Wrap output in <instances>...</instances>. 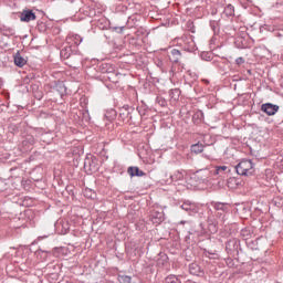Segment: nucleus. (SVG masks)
Here are the masks:
<instances>
[{
  "label": "nucleus",
  "mask_w": 283,
  "mask_h": 283,
  "mask_svg": "<svg viewBox=\"0 0 283 283\" xmlns=\"http://www.w3.org/2000/svg\"><path fill=\"white\" fill-rule=\"evenodd\" d=\"M238 176H253L255 174V166L253 165V161L249 159L241 160L235 167H234Z\"/></svg>",
  "instance_id": "1"
},
{
  "label": "nucleus",
  "mask_w": 283,
  "mask_h": 283,
  "mask_svg": "<svg viewBox=\"0 0 283 283\" xmlns=\"http://www.w3.org/2000/svg\"><path fill=\"white\" fill-rule=\"evenodd\" d=\"M261 112H264L268 116H275V114L280 112V106L272 103H265L261 105Z\"/></svg>",
  "instance_id": "2"
},
{
  "label": "nucleus",
  "mask_w": 283,
  "mask_h": 283,
  "mask_svg": "<svg viewBox=\"0 0 283 283\" xmlns=\"http://www.w3.org/2000/svg\"><path fill=\"white\" fill-rule=\"evenodd\" d=\"M35 20H36V14L32 12V10H24L20 15V21L24 23H30V21H35Z\"/></svg>",
  "instance_id": "3"
},
{
  "label": "nucleus",
  "mask_w": 283,
  "mask_h": 283,
  "mask_svg": "<svg viewBox=\"0 0 283 283\" xmlns=\"http://www.w3.org/2000/svg\"><path fill=\"white\" fill-rule=\"evenodd\" d=\"M150 218L155 224H160V222H163V220H165V212H163L160 210H153Z\"/></svg>",
  "instance_id": "4"
},
{
  "label": "nucleus",
  "mask_w": 283,
  "mask_h": 283,
  "mask_svg": "<svg viewBox=\"0 0 283 283\" xmlns=\"http://www.w3.org/2000/svg\"><path fill=\"white\" fill-rule=\"evenodd\" d=\"M231 174V168L229 166H217L214 170L216 176H220L221 178H226Z\"/></svg>",
  "instance_id": "5"
},
{
  "label": "nucleus",
  "mask_w": 283,
  "mask_h": 283,
  "mask_svg": "<svg viewBox=\"0 0 283 283\" xmlns=\"http://www.w3.org/2000/svg\"><path fill=\"white\" fill-rule=\"evenodd\" d=\"M185 176H187V172L177 170L174 175L170 176V179L172 182L182 185V182H185Z\"/></svg>",
  "instance_id": "6"
},
{
  "label": "nucleus",
  "mask_w": 283,
  "mask_h": 283,
  "mask_svg": "<svg viewBox=\"0 0 283 283\" xmlns=\"http://www.w3.org/2000/svg\"><path fill=\"white\" fill-rule=\"evenodd\" d=\"M180 59H182L180 50L171 49L169 53V60L171 61V63H178Z\"/></svg>",
  "instance_id": "7"
},
{
  "label": "nucleus",
  "mask_w": 283,
  "mask_h": 283,
  "mask_svg": "<svg viewBox=\"0 0 283 283\" xmlns=\"http://www.w3.org/2000/svg\"><path fill=\"white\" fill-rule=\"evenodd\" d=\"M127 171L130 178H134V176H137V178H143V176H145V172L139 170L138 167H129Z\"/></svg>",
  "instance_id": "8"
},
{
  "label": "nucleus",
  "mask_w": 283,
  "mask_h": 283,
  "mask_svg": "<svg viewBox=\"0 0 283 283\" xmlns=\"http://www.w3.org/2000/svg\"><path fill=\"white\" fill-rule=\"evenodd\" d=\"M28 63V60H25L23 56H21V53H15L14 55V64L17 67H23Z\"/></svg>",
  "instance_id": "9"
},
{
  "label": "nucleus",
  "mask_w": 283,
  "mask_h": 283,
  "mask_svg": "<svg viewBox=\"0 0 283 283\" xmlns=\"http://www.w3.org/2000/svg\"><path fill=\"white\" fill-rule=\"evenodd\" d=\"M223 14H226V17H233L235 14V8L233 4H228L223 10Z\"/></svg>",
  "instance_id": "10"
},
{
  "label": "nucleus",
  "mask_w": 283,
  "mask_h": 283,
  "mask_svg": "<svg viewBox=\"0 0 283 283\" xmlns=\"http://www.w3.org/2000/svg\"><path fill=\"white\" fill-rule=\"evenodd\" d=\"M3 36H14V28L11 27H3L1 30Z\"/></svg>",
  "instance_id": "11"
},
{
  "label": "nucleus",
  "mask_w": 283,
  "mask_h": 283,
  "mask_svg": "<svg viewBox=\"0 0 283 283\" xmlns=\"http://www.w3.org/2000/svg\"><path fill=\"white\" fill-rule=\"evenodd\" d=\"M181 209H182L184 211L191 212V211H193V210L196 209V206H195L193 203L189 202V201H186V202H184V203L181 205Z\"/></svg>",
  "instance_id": "12"
},
{
  "label": "nucleus",
  "mask_w": 283,
  "mask_h": 283,
  "mask_svg": "<svg viewBox=\"0 0 283 283\" xmlns=\"http://www.w3.org/2000/svg\"><path fill=\"white\" fill-rule=\"evenodd\" d=\"M189 271H190L191 275H200V266L197 263L190 264Z\"/></svg>",
  "instance_id": "13"
},
{
  "label": "nucleus",
  "mask_w": 283,
  "mask_h": 283,
  "mask_svg": "<svg viewBox=\"0 0 283 283\" xmlns=\"http://www.w3.org/2000/svg\"><path fill=\"white\" fill-rule=\"evenodd\" d=\"M191 151H193V154H202L205 146L202 144H195L191 146Z\"/></svg>",
  "instance_id": "14"
},
{
  "label": "nucleus",
  "mask_w": 283,
  "mask_h": 283,
  "mask_svg": "<svg viewBox=\"0 0 283 283\" xmlns=\"http://www.w3.org/2000/svg\"><path fill=\"white\" fill-rule=\"evenodd\" d=\"M118 282L119 283H132V276L119 275L118 276Z\"/></svg>",
  "instance_id": "15"
},
{
  "label": "nucleus",
  "mask_w": 283,
  "mask_h": 283,
  "mask_svg": "<svg viewBox=\"0 0 283 283\" xmlns=\"http://www.w3.org/2000/svg\"><path fill=\"white\" fill-rule=\"evenodd\" d=\"M166 283H180V280L176 275H169L166 277Z\"/></svg>",
  "instance_id": "16"
},
{
  "label": "nucleus",
  "mask_w": 283,
  "mask_h": 283,
  "mask_svg": "<svg viewBox=\"0 0 283 283\" xmlns=\"http://www.w3.org/2000/svg\"><path fill=\"white\" fill-rule=\"evenodd\" d=\"M235 185H238V180L235 178L228 179V187H230V189H235Z\"/></svg>",
  "instance_id": "17"
},
{
  "label": "nucleus",
  "mask_w": 283,
  "mask_h": 283,
  "mask_svg": "<svg viewBox=\"0 0 283 283\" xmlns=\"http://www.w3.org/2000/svg\"><path fill=\"white\" fill-rule=\"evenodd\" d=\"M71 39L75 41V45H81V43H83V38H81V35H73Z\"/></svg>",
  "instance_id": "18"
},
{
  "label": "nucleus",
  "mask_w": 283,
  "mask_h": 283,
  "mask_svg": "<svg viewBox=\"0 0 283 283\" xmlns=\"http://www.w3.org/2000/svg\"><path fill=\"white\" fill-rule=\"evenodd\" d=\"M214 208L217 211H224V203H216Z\"/></svg>",
  "instance_id": "19"
},
{
  "label": "nucleus",
  "mask_w": 283,
  "mask_h": 283,
  "mask_svg": "<svg viewBox=\"0 0 283 283\" xmlns=\"http://www.w3.org/2000/svg\"><path fill=\"white\" fill-rule=\"evenodd\" d=\"M237 65H242L244 63V57H238L235 60Z\"/></svg>",
  "instance_id": "20"
},
{
  "label": "nucleus",
  "mask_w": 283,
  "mask_h": 283,
  "mask_svg": "<svg viewBox=\"0 0 283 283\" xmlns=\"http://www.w3.org/2000/svg\"><path fill=\"white\" fill-rule=\"evenodd\" d=\"M170 94H177V96H180V91L178 88H175L170 91Z\"/></svg>",
  "instance_id": "21"
},
{
  "label": "nucleus",
  "mask_w": 283,
  "mask_h": 283,
  "mask_svg": "<svg viewBox=\"0 0 283 283\" xmlns=\"http://www.w3.org/2000/svg\"><path fill=\"white\" fill-rule=\"evenodd\" d=\"M108 67H111L109 71H106V72H112L114 69L112 67V65H108Z\"/></svg>",
  "instance_id": "22"
},
{
  "label": "nucleus",
  "mask_w": 283,
  "mask_h": 283,
  "mask_svg": "<svg viewBox=\"0 0 283 283\" xmlns=\"http://www.w3.org/2000/svg\"><path fill=\"white\" fill-rule=\"evenodd\" d=\"M120 32H123V28L120 29Z\"/></svg>",
  "instance_id": "23"
}]
</instances>
